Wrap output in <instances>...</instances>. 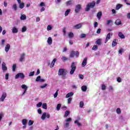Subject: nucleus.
Returning a JSON list of instances; mask_svg holds the SVG:
<instances>
[{
	"instance_id": "obj_1",
	"label": "nucleus",
	"mask_w": 130,
	"mask_h": 130,
	"mask_svg": "<svg viewBox=\"0 0 130 130\" xmlns=\"http://www.w3.org/2000/svg\"><path fill=\"white\" fill-rule=\"evenodd\" d=\"M96 5V3H95L94 1L92 2L91 3H88L87 5H86V7L85 9V12H89V11H90V9H93V8H94V7H95V5Z\"/></svg>"
},
{
	"instance_id": "obj_2",
	"label": "nucleus",
	"mask_w": 130,
	"mask_h": 130,
	"mask_svg": "<svg viewBox=\"0 0 130 130\" xmlns=\"http://www.w3.org/2000/svg\"><path fill=\"white\" fill-rule=\"evenodd\" d=\"M58 76H62L63 79H66L67 70L64 69H60L58 71Z\"/></svg>"
},
{
	"instance_id": "obj_3",
	"label": "nucleus",
	"mask_w": 130,
	"mask_h": 130,
	"mask_svg": "<svg viewBox=\"0 0 130 130\" xmlns=\"http://www.w3.org/2000/svg\"><path fill=\"white\" fill-rule=\"evenodd\" d=\"M71 68L70 75H74L75 71H76V69H77V66H76V63L75 62L72 63Z\"/></svg>"
},
{
	"instance_id": "obj_4",
	"label": "nucleus",
	"mask_w": 130,
	"mask_h": 130,
	"mask_svg": "<svg viewBox=\"0 0 130 130\" xmlns=\"http://www.w3.org/2000/svg\"><path fill=\"white\" fill-rule=\"evenodd\" d=\"M46 117L47 118H50V114H49L48 113L44 112L42 115L41 119H42V120H45Z\"/></svg>"
},
{
	"instance_id": "obj_5",
	"label": "nucleus",
	"mask_w": 130,
	"mask_h": 130,
	"mask_svg": "<svg viewBox=\"0 0 130 130\" xmlns=\"http://www.w3.org/2000/svg\"><path fill=\"white\" fill-rule=\"evenodd\" d=\"M19 78L21 79V80L24 79L25 78V75H24V73H19L15 76V79H18Z\"/></svg>"
},
{
	"instance_id": "obj_6",
	"label": "nucleus",
	"mask_w": 130,
	"mask_h": 130,
	"mask_svg": "<svg viewBox=\"0 0 130 130\" xmlns=\"http://www.w3.org/2000/svg\"><path fill=\"white\" fill-rule=\"evenodd\" d=\"M22 89H23V92L22 94V96H23V95H25L26 92H27V90H28V86L25 84H22L21 85Z\"/></svg>"
},
{
	"instance_id": "obj_7",
	"label": "nucleus",
	"mask_w": 130,
	"mask_h": 130,
	"mask_svg": "<svg viewBox=\"0 0 130 130\" xmlns=\"http://www.w3.org/2000/svg\"><path fill=\"white\" fill-rule=\"evenodd\" d=\"M7 97V93L6 92H3L1 98H0V102H4L5 101V99H6Z\"/></svg>"
},
{
	"instance_id": "obj_8",
	"label": "nucleus",
	"mask_w": 130,
	"mask_h": 130,
	"mask_svg": "<svg viewBox=\"0 0 130 130\" xmlns=\"http://www.w3.org/2000/svg\"><path fill=\"white\" fill-rule=\"evenodd\" d=\"M81 9H82V6H81V5L78 4L77 5H76L75 9V13H79V12H80V11L81 10Z\"/></svg>"
},
{
	"instance_id": "obj_9",
	"label": "nucleus",
	"mask_w": 130,
	"mask_h": 130,
	"mask_svg": "<svg viewBox=\"0 0 130 130\" xmlns=\"http://www.w3.org/2000/svg\"><path fill=\"white\" fill-rule=\"evenodd\" d=\"M83 25H84V23H78V24L74 25L73 26V28H74V29H81V28H82V26Z\"/></svg>"
},
{
	"instance_id": "obj_10",
	"label": "nucleus",
	"mask_w": 130,
	"mask_h": 130,
	"mask_svg": "<svg viewBox=\"0 0 130 130\" xmlns=\"http://www.w3.org/2000/svg\"><path fill=\"white\" fill-rule=\"evenodd\" d=\"M88 58L87 57H85L84 58L81 66L82 67V68H84V67H86V66H87V60Z\"/></svg>"
},
{
	"instance_id": "obj_11",
	"label": "nucleus",
	"mask_w": 130,
	"mask_h": 130,
	"mask_svg": "<svg viewBox=\"0 0 130 130\" xmlns=\"http://www.w3.org/2000/svg\"><path fill=\"white\" fill-rule=\"evenodd\" d=\"M2 70L3 72H6L7 70H8V68L6 66V63H5V62L2 63Z\"/></svg>"
},
{
	"instance_id": "obj_12",
	"label": "nucleus",
	"mask_w": 130,
	"mask_h": 130,
	"mask_svg": "<svg viewBox=\"0 0 130 130\" xmlns=\"http://www.w3.org/2000/svg\"><path fill=\"white\" fill-rule=\"evenodd\" d=\"M10 48H11V45L9 44H7L5 46V52H9V50H10Z\"/></svg>"
},
{
	"instance_id": "obj_13",
	"label": "nucleus",
	"mask_w": 130,
	"mask_h": 130,
	"mask_svg": "<svg viewBox=\"0 0 130 130\" xmlns=\"http://www.w3.org/2000/svg\"><path fill=\"white\" fill-rule=\"evenodd\" d=\"M110 35H111V36H112V34H111L110 33H109L107 34L105 43H107V42H108V40H109V39H110Z\"/></svg>"
},
{
	"instance_id": "obj_14",
	"label": "nucleus",
	"mask_w": 130,
	"mask_h": 130,
	"mask_svg": "<svg viewBox=\"0 0 130 130\" xmlns=\"http://www.w3.org/2000/svg\"><path fill=\"white\" fill-rule=\"evenodd\" d=\"M56 61V58H54L53 60L52 61V62L51 63V65L50 66L51 69H52V68H53L54 67V64H55Z\"/></svg>"
},
{
	"instance_id": "obj_15",
	"label": "nucleus",
	"mask_w": 130,
	"mask_h": 130,
	"mask_svg": "<svg viewBox=\"0 0 130 130\" xmlns=\"http://www.w3.org/2000/svg\"><path fill=\"white\" fill-rule=\"evenodd\" d=\"M73 96H74V92H70L66 95V98H70V97H73Z\"/></svg>"
},
{
	"instance_id": "obj_16",
	"label": "nucleus",
	"mask_w": 130,
	"mask_h": 130,
	"mask_svg": "<svg viewBox=\"0 0 130 130\" xmlns=\"http://www.w3.org/2000/svg\"><path fill=\"white\" fill-rule=\"evenodd\" d=\"M47 43L49 45H51V44H52V39L51 37H49L48 38Z\"/></svg>"
},
{
	"instance_id": "obj_17",
	"label": "nucleus",
	"mask_w": 130,
	"mask_h": 130,
	"mask_svg": "<svg viewBox=\"0 0 130 130\" xmlns=\"http://www.w3.org/2000/svg\"><path fill=\"white\" fill-rule=\"evenodd\" d=\"M118 36L120 38H121V39H124V38H125L124 35H123L121 32H119Z\"/></svg>"
},
{
	"instance_id": "obj_18",
	"label": "nucleus",
	"mask_w": 130,
	"mask_h": 130,
	"mask_svg": "<svg viewBox=\"0 0 130 130\" xmlns=\"http://www.w3.org/2000/svg\"><path fill=\"white\" fill-rule=\"evenodd\" d=\"M101 17H102V12L100 11L97 14V17L99 20H100L101 19Z\"/></svg>"
},
{
	"instance_id": "obj_19",
	"label": "nucleus",
	"mask_w": 130,
	"mask_h": 130,
	"mask_svg": "<svg viewBox=\"0 0 130 130\" xmlns=\"http://www.w3.org/2000/svg\"><path fill=\"white\" fill-rule=\"evenodd\" d=\"M117 45V43L116 42V39H114L112 43V47H115Z\"/></svg>"
},
{
	"instance_id": "obj_20",
	"label": "nucleus",
	"mask_w": 130,
	"mask_h": 130,
	"mask_svg": "<svg viewBox=\"0 0 130 130\" xmlns=\"http://www.w3.org/2000/svg\"><path fill=\"white\" fill-rule=\"evenodd\" d=\"M27 122L28 121L27 120V119H23L22 120V123L23 125H26Z\"/></svg>"
},
{
	"instance_id": "obj_21",
	"label": "nucleus",
	"mask_w": 130,
	"mask_h": 130,
	"mask_svg": "<svg viewBox=\"0 0 130 130\" xmlns=\"http://www.w3.org/2000/svg\"><path fill=\"white\" fill-rule=\"evenodd\" d=\"M122 7H123V5L120 4H117L116 6V10H118L119 9H120V8H122Z\"/></svg>"
},
{
	"instance_id": "obj_22",
	"label": "nucleus",
	"mask_w": 130,
	"mask_h": 130,
	"mask_svg": "<svg viewBox=\"0 0 130 130\" xmlns=\"http://www.w3.org/2000/svg\"><path fill=\"white\" fill-rule=\"evenodd\" d=\"M25 59V54H22L19 59L20 61L22 62Z\"/></svg>"
},
{
	"instance_id": "obj_23",
	"label": "nucleus",
	"mask_w": 130,
	"mask_h": 130,
	"mask_svg": "<svg viewBox=\"0 0 130 130\" xmlns=\"http://www.w3.org/2000/svg\"><path fill=\"white\" fill-rule=\"evenodd\" d=\"M81 90L83 92H86V91H87V86L83 85L81 87Z\"/></svg>"
},
{
	"instance_id": "obj_24",
	"label": "nucleus",
	"mask_w": 130,
	"mask_h": 130,
	"mask_svg": "<svg viewBox=\"0 0 130 130\" xmlns=\"http://www.w3.org/2000/svg\"><path fill=\"white\" fill-rule=\"evenodd\" d=\"M115 23L116 25H121V20L120 19H117Z\"/></svg>"
},
{
	"instance_id": "obj_25",
	"label": "nucleus",
	"mask_w": 130,
	"mask_h": 130,
	"mask_svg": "<svg viewBox=\"0 0 130 130\" xmlns=\"http://www.w3.org/2000/svg\"><path fill=\"white\" fill-rule=\"evenodd\" d=\"M26 18L27 17L26 16V15H25V14H21L20 17V20H26Z\"/></svg>"
},
{
	"instance_id": "obj_26",
	"label": "nucleus",
	"mask_w": 130,
	"mask_h": 130,
	"mask_svg": "<svg viewBox=\"0 0 130 130\" xmlns=\"http://www.w3.org/2000/svg\"><path fill=\"white\" fill-rule=\"evenodd\" d=\"M12 33H18V28L16 27H14L12 29Z\"/></svg>"
},
{
	"instance_id": "obj_27",
	"label": "nucleus",
	"mask_w": 130,
	"mask_h": 130,
	"mask_svg": "<svg viewBox=\"0 0 130 130\" xmlns=\"http://www.w3.org/2000/svg\"><path fill=\"white\" fill-rule=\"evenodd\" d=\"M42 108L43 109H47V104H46V103H43L42 105Z\"/></svg>"
},
{
	"instance_id": "obj_28",
	"label": "nucleus",
	"mask_w": 130,
	"mask_h": 130,
	"mask_svg": "<svg viewBox=\"0 0 130 130\" xmlns=\"http://www.w3.org/2000/svg\"><path fill=\"white\" fill-rule=\"evenodd\" d=\"M70 111H66L64 115V117H67V116H69V115H70Z\"/></svg>"
},
{
	"instance_id": "obj_29",
	"label": "nucleus",
	"mask_w": 130,
	"mask_h": 130,
	"mask_svg": "<svg viewBox=\"0 0 130 130\" xmlns=\"http://www.w3.org/2000/svg\"><path fill=\"white\" fill-rule=\"evenodd\" d=\"M71 12V9H68L66 12H65V16L67 17V16L69 15V14H70V12Z\"/></svg>"
},
{
	"instance_id": "obj_30",
	"label": "nucleus",
	"mask_w": 130,
	"mask_h": 130,
	"mask_svg": "<svg viewBox=\"0 0 130 130\" xmlns=\"http://www.w3.org/2000/svg\"><path fill=\"white\" fill-rule=\"evenodd\" d=\"M97 49H98V46L97 45H94L92 48V50H94V51H96Z\"/></svg>"
},
{
	"instance_id": "obj_31",
	"label": "nucleus",
	"mask_w": 130,
	"mask_h": 130,
	"mask_svg": "<svg viewBox=\"0 0 130 130\" xmlns=\"http://www.w3.org/2000/svg\"><path fill=\"white\" fill-rule=\"evenodd\" d=\"M60 107H61V104H58L56 107V110H57V111H59Z\"/></svg>"
},
{
	"instance_id": "obj_32",
	"label": "nucleus",
	"mask_w": 130,
	"mask_h": 130,
	"mask_svg": "<svg viewBox=\"0 0 130 130\" xmlns=\"http://www.w3.org/2000/svg\"><path fill=\"white\" fill-rule=\"evenodd\" d=\"M24 6H25V4H24L23 3H19V8H20V9H23Z\"/></svg>"
},
{
	"instance_id": "obj_33",
	"label": "nucleus",
	"mask_w": 130,
	"mask_h": 130,
	"mask_svg": "<svg viewBox=\"0 0 130 130\" xmlns=\"http://www.w3.org/2000/svg\"><path fill=\"white\" fill-rule=\"evenodd\" d=\"M67 6H72L73 5V1H69L66 3Z\"/></svg>"
},
{
	"instance_id": "obj_34",
	"label": "nucleus",
	"mask_w": 130,
	"mask_h": 130,
	"mask_svg": "<svg viewBox=\"0 0 130 130\" xmlns=\"http://www.w3.org/2000/svg\"><path fill=\"white\" fill-rule=\"evenodd\" d=\"M12 9H13L14 11H17V4H14L13 6H12Z\"/></svg>"
},
{
	"instance_id": "obj_35",
	"label": "nucleus",
	"mask_w": 130,
	"mask_h": 130,
	"mask_svg": "<svg viewBox=\"0 0 130 130\" xmlns=\"http://www.w3.org/2000/svg\"><path fill=\"white\" fill-rule=\"evenodd\" d=\"M79 107H80V108H83V107H84V102L83 101L80 102Z\"/></svg>"
},
{
	"instance_id": "obj_36",
	"label": "nucleus",
	"mask_w": 130,
	"mask_h": 130,
	"mask_svg": "<svg viewBox=\"0 0 130 130\" xmlns=\"http://www.w3.org/2000/svg\"><path fill=\"white\" fill-rule=\"evenodd\" d=\"M96 44L98 45H101V39H99L96 41Z\"/></svg>"
},
{
	"instance_id": "obj_37",
	"label": "nucleus",
	"mask_w": 130,
	"mask_h": 130,
	"mask_svg": "<svg viewBox=\"0 0 130 130\" xmlns=\"http://www.w3.org/2000/svg\"><path fill=\"white\" fill-rule=\"evenodd\" d=\"M68 36L69 38H73V37H74V34L72 32H70Z\"/></svg>"
},
{
	"instance_id": "obj_38",
	"label": "nucleus",
	"mask_w": 130,
	"mask_h": 130,
	"mask_svg": "<svg viewBox=\"0 0 130 130\" xmlns=\"http://www.w3.org/2000/svg\"><path fill=\"white\" fill-rule=\"evenodd\" d=\"M62 32L63 33L64 36H66V35L67 34V28L66 27L63 28Z\"/></svg>"
},
{
	"instance_id": "obj_39",
	"label": "nucleus",
	"mask_w": 130,
	"mask_h": 130,
	"mask_svg": "<svg viewBox=\"0 0 130 130\" xmlns=\"http://www.w3.org/2000/svg\"><path fill=\"white\" fill-rule=\"evenodd\" d=\"M61 60L64 62L67 61V60H68V58L64 56H63L61 58Z\"/></svg>"
},
{
	"instance_id": "obj_40",
	"label": "nucleus",
	"mask_w": 130,
	"mask_h": 130,
	"mask_svg": "<svg viewBox=\"0 0 130 130\" xmlns=\"http://www.w3.org/2000/svg\"><path fill=\"white\" fill-rule=\"evenodd\" d=\"M75 56V51H72L70 53V57H74Z\"/></svg>"
},
{
	"instance_id": "obj_41",
	"label": "nucleus",
	"mask_w": 130,
	"mask_h": 130,
	"mask_svg": "<svg viewBox=\"0 0 130 130\" xmlns=\"http://www.w3.org/2000/svg\"><path fill=\"white\" fill-rule=\"evenodd\" d=\"M52 29V26H51V25H49L47 26V31H50V30H51Z\"/></svg>"
},
{
	"instance_id": "obj_42",
	"label": "nucleus",
	"mask_w": 130,
	"mask_h": 130,
	"mask_svg": "<svg viewBox=\"0 0 130 130\" xmlns=\"http://www.w3.org/2000/svg\"><path fill=\"white\" fill-rule=\"evenodd\" d=\"M35 74V72L32 71L29 73L28 76H29V77H33V76H34Z\"/></svg>"
},
{
	"instance_id": "obj_43",
	"label": "nucleus",
	"mask_w": 130,
	"mask_h": 130,
	"mask_svg": "<svg viewBox=\"0 0 130 130\" xmlns=\"http://www.w3.org/2000/svg\"><path fill=\"white\" fill-rule=\"evenodd\" d=\"M41 79V76H39L37 77L36 79V82H40V80Z\"/></svg>"
},
{
	"instance_id": "obj_44",
	"label": "nucleus",
	"mask_w": 130,
	"mask_h": 130,
	"mask_svg": "<svg viewBox=\"0 0 130 130\" xmlns=\"http://www.w3.org/2000/svg\"><path fill=\"white\" fill-rule=\"evenodd\" d=\"M26 31H27V28L26 26H23L22 28L21 32H26Z\"/></svg>"
},
{
	"instance_id": "obj_45",
	"label": "nucleus",
	"mask_w": 130,
	"mask_h": 130,
	"mask_svg": "<svg viewBox=\"0 0 130 130\" xmlns=\"http://www.w3.org/2000/svg\"><path fill=\"white\" fill-rule=\"evenodd\" d=\"M34 123V121L30 120L28 121V125H32V124H33Z\"/></svg>"
},
{
	"instance_id": "obj_46",
	"label": "nucleus",
	"mask_w": 130,
	"mask_h": 130,
	"mask_svg": "<svg viewBox=\"0 0 130 130\" xmlns=\"http://www.w3.org/2000/svg\"><path fill=\"white\" fill-rule=\"evenodd\" d=\"M16 68H17V65L16 64H14L12 67V71L15 72L16 71Z\"/></svg>"
},
{
	"instance_id": "obj_47",
	"label": "nucleus",
	"mask_w": 130,
	"mask_h": 130,
	"mask_svg": "<svg viewBox=\"0 0 130 130\" xmlns=\"http://www.w3.org/2000/svg\"><path fill=\"white\" fill-rule=\"evenodd\" d=\"M42 106V103L39 102L38 104H37V107H38L39 108L41 107Z\"/></svg>"
},
{
	"instance_id": "obj_48",
	"label": "nucleus",
	"mask_w": 130,
	"mask_h": 130,
	"mask_svg": "<svg viewBox=\"0 0 130 130\" xmlns=\"http://www.w3.org/2000/svg\"><path fill=\"white\" fill-rule=\"evenodd\" d=\"M6 43V40L3 39L1 40V45L4 46L5 45V43Z\"/></svg>"
},
{
	"instance_id": "obj_49",
	"label": "nucleus",
	"mask_w": 130,
	"mask_h": 130,
	"mask_svg": "<svg viewBox=\"0 0 130 130\" xmlns=\"http://www.w3.org/2000/svg\"><path fill=\"white\" fill-rule=\"evenodd\" d=\"M74 123H77V125H78V126H80V125H82V124H81V123L79 122L78 121V120H75V121H74Z\"/></svg>"
},
{
	"instance_id": "obj_50",
	"label": "nucleus",
	"mask_w": 130,
	"mask_h": 130,
	"mask_svg": "<svg viewBox=\"0 0 130 130\" xmlns=\"http://www.w3.org/2000/svg\"><path fill=\"white\" fill-rule=\"evenodd\" d=\"M124 49L123 48H121V49L118 50V53L119 54H122V52H123Z\"/></svg>"
},
{
	"instance_id": "obj_51",
	"label": "nucleus",
	"mask_w": 130,
	"mask_h": 130,
	"mask_svg": "<svg viewBox=\"0 0 130 130\" xmlns=\"http://www.w3.org/2000/svg\"><path fill=\"white\" fill-rule=\"evenodd\" d=\"M109 91H110V92H113V87L112 86H110L109 87Z\"/></svg>"
},
{
	"instance_id": "obj_52",
	"label": "nucleus",
	"mask_w": 130,
	"mask_h": 130,
	"mask_svg": "<svg viewBox=\"0 0 130 130\" xmlns=\"http://www.w3.org/2000/svg\"><path fill=\"white\" fill-rule=\"evenodd\" d=\"M116 112L117 114H120L121 113V111L120 110V108H117L116 110Z\"/></svg>"
},
{
	"instance_id": "obj_53",
	"label": "nucleus",
	"mask_w": 130,
	"mask_h": 130,
	"mask_svg": "<svg viewBox=\"0 0 130 130\" xmlns=\"http://www.w3.org/2000/svg\"><path fill=\"white\" fill-rule=\"evenodd\" d=\"M70 124V123H69L68 122H67L64 125V127L67 128V127H69V125Z\"/></svg>"
},
{
	"instance_id": "obj_54",
	"label": "nucleus",
	"mask_w": 130,
	"mask_h": 130,
	"mask_svg": "<svg viewBox=\"0 0 130 130\" xmlns=\"http://www.w3.org/2000/svg\"><path fill=\"white\" fill-rule=\"evenodd\" d=\"M73 99L72 98H69L68 100V104H71V103L72 102V100Z\"/></svg>"
},
{
	"instance_id": "obj_55",
	"label": "nucleus",
	"mask_w": 130,
	"mask_h": 130,
	"mask_svg": "<svg viewBox=\"0 0 130 130\" xmlns=\"http://www.w3.org/2000/svg\"><path fill=\"white\" fill-rule=\"evenodd\" d=\"M57 95H58V90H57L56 92L54 94V98H56L57 97Z\"/></svg>"
},
{
	"instance_id": "obj_56",
	"label": "nucleus",
	"mask_w": 130,
	"mask_h": 130,
	"mask_svg": "<svg viewBox=\"0 0 130 130\" xmlns=\"http://www.w3.org/2000/svg\"><path fill=\"white\" fill-rule=\"evenodd\" d=\"M3 117H4V113L3 112L0 113V121L3 119Z\"/></svg>"
},
{
	"instance_id": "obj_57",
	"label": "nucleus",
	"mask_w": 130,
	"mask_h": 130,
	"mask_svg": "<svg viewBox=\"0 0 130 130\" xmlns=\"http://www.w3.org/2000/svg\"><path fill=\"white\" fill-rule=\"evenodd\" d=\"M66 122H70L72 121V118H68L66 120Z\"/></svg>"
},
{
	"instance_id": "obj_58",
	"label": "nucleus",
	"mask_w": 130,
	"mask_h": 130,
	"mask_svg": "<svg viewBox=\"0 0 130 130\" xmlns=\"http://www.w3.org/2000/svg\"><path fill=\"white\" fill-rule=\"evenodd\" d=\"M85 37H86V34H82L80 35V38H85Z\"/></svg>"
},
{
	"instance_id": "obj_59",
	"label": "nucleus",
	"mask_w": 130,
	"mask_h": 130,
	"mask_svg": "<svg viewBox=\"0 0 130 130\" xmlns=\"http://www.w3.org/2000/svg\"><path fill=\"white\" fill-rule=\"evenodd\" d=\"M79 79H81V80H83V79H84V76L82 74H79Z\"/></svg>"
},
{
	"instance_id": "obj_60",
	"label": "nucleus",
	"mask_w": 130,
	"mask_h": 130,
	"mask_svg": "<svg viewBox=\"0 0 130 130\" xmlns=\"http://www.w3.org/2000/svg\"><path fill=\"white\" fill-rule=\"evenodd\" d=\"M38 113H39V114H41V113H42V110H41V109H38Z\"/></svg>"
},
{
	"instance_id": "obj_61",
	"label": "nucleus",
	"mask_w": 130,
	"mask_h": 130,
	"mask_svg": "<svg viewBox=\"0 0 130 130\" xmlns=\"http://www.w3.org/2000/svg\"><path fill=\"white\" fill-rule=\"evenodd\" d=\"M105 89H106V86H105L104 84H103L102 85V90H105Z\"/></svg>"
},
{
	"instance_id": "obj_62",
	"label": "nucleus",
	"mask_w": 130,
	"mask_h": 130,
	"mask_svg": "<svg viewBox=\"0 0 130 130\" xmlns=\"http://www.w3.org/2000/svg\"><path fill=\"white\" fill-rule=\"evenodd\" d=\"M76 57H78L79 55H80V53H79V51H77L75 53Z\"/></svg>"
},
{
	"instance_id": "obj_63",
	"label": "nucleus",
	"mask_w": 130,
	"mask_h": 130,
	"mask_svg": "<svg viewBox=\"0 0 130 130\" xmlns=\"http://www.w3.org/2000/svg\"><path fill=\"white\" fill-rule=\"evenodd\" d=\"M94 28H97V27H98V22H94Z\"/></svg>"
},
{
	"instance_id": "obj_64",
	"label": "nucleus",
	"mask_w": 130,
	"mask_h": 130,
	"mask_svg": "<svg viewBox=\"0 0 130 130\" xmlns=\"http://www.w3.org/2000/svg\"><path fill=\"white\" fill-rule=\"evenodd\" d=\"M46 86H47V84H45L44 85L41 86L40 88H41L42 89H44V88H45Z\"/></svg>"
}]
</instances>
